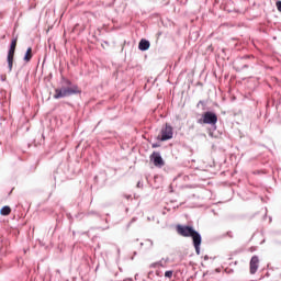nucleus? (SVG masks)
<instances>
[{
  "mask_svg": "<svg viewBox=\"0 0 281 281\" xmlns=\"http://www.w3.org/2000/svg\"><path fill=\"white\" fill-rule=\"evenodd\" d=\"M172 270H168L165 272V278H168L170 280V278H172Z\"/></svg>",
  "mask_w": 281,
  "mask_h": 281,
  "instance_id": "obj_14",
  "label": "nucleus"
},
{
  "mask_svg": "<svg viewBox=\"0 0 281 281\" xmlns=\"http://www.w3.org/2000/svg\"><path fill=\"white\" fill-rule=\"evenodd\" d=\"M157 267H159V265L156 261L149 266V269H157Z\"/></svg>",
  "mask_w": 281,
  "mask_h": 281,
  "instance_id": "obj_16",
  "label": "nucleus"
},
{
  "mask_svg": "<svg viewBox=\"0 0 281 281\" xmlns=\"http://www.w3.org/2000/svg\"><path fill=\"white\" fill-rule=\"evenodd\" d=\"M158 267L166 268V265H168V258H162L161 260L157 261Z\"/></svg>",
  "mask_w": 281,
  "mask_h": 281,
  "instance_id": "obj_11",
  "label": "nucleus"
},
{
  "mask_svg": "<svg viewBox=\"0 0 281 281\" xmlns=\"http://www.w3.org/2000/svg\"><path fill=\"white\" fill-rule=\"evenodd\" d=\"M0 214L2 216H10V214H12V209L10 206H3L1 210H0Z\"/></svg>",
  "mask_w": 281,
  "mask_h": 281,
  "instance_id": "obj_9",
  "label": "nucleus"
},
{
  "mask_svg": "<svg viewBox=\"0 0 281 281\" xmlns=\"http://www.w3.org/2000/svg\"><path fill=\"white\" fill-rule=\"evenodd\" d=\"M140 247H144V243H140Z\"/></svg>",
  "mask_w": 281,
  "mask_h": 281,
  "instance_id": "obj_22",
  "label": "nucleus"
},
{
  "mask_svg": "<svg viewBox=\"0 0 281 281\" xmlns=\"http://www.w3.org/2000/svg\"><path fill=\"white\" fill-rule=\"evenodd\" d=\"M244 67L247 68V67H249V66L245 65Z\"/></svg>",
  "mask_w": 281,
  "mask_h": 281,
  "instance_id": "obj_25",
  "label": "nucleus"
},
{
  "mask_svg": "<svg viewBox=\"0 0 281 281\" xmlns=\"http://www.w3.org/2000/svg\"><path fill=\"white\" fill-rule=\"evenodd\" d=\"M160 133H161L160 142H168V139H172L173 132L170 124L166 123L165 127H162Z\"/></svg>",
  "mask_w": 281,
  "mask_h": 281,
  "instance_id": "obj_5",
  "label": "nucleus"
},
{
  "mask_svg": "<svg viewBox=\"0 0 281 281\" xmlns=\"http://www.w3.org/2000/svg\"><path fill=\"white\" fill-rule=\"evenodd\" d=\"M277 10H279V12H281V1H277Z\"/></svg>",
  "mask_w": 281,
  "mask_h": 281,
  "instance_id": "obj_17",
  "label": "nucleus"
},
{
  "mask_svg": "<svg viewBox=\"0 0 281 281\" xmlns=\"http://www.w3.org/2000/svg\"><path fill=\"white\" fill-rule=\"evenodd\" d=\"M204 260H210V257L205 256V257H204Z\"/></svg>",
  "mask_w": 281,
  "mask_h": 281,
  "instance_id": "obj_20",
  "label": "nucleus"
},
{
  "mask_svg": "<svg viewBox=\"0 0 281 281\" xmlns=\"http://www.w3.org/2000/svg\"><path fill=\"white\" fill-rule=\"evenodd\" d=\"M78 93H81L80 89H78V86H72L71 87V94L76 95Z\"/></svg>",
  "mask_w": 281,
  "mask_h": 281,
  "instance_id": "obj_12",
  "label": "nucleus"
},
{
  "mask_svg": "<svg viewBox=\"0 0 281 281\" xmlns=\"http://www.w3.org/2000/svg\"><path fill=\"white\" fill-rule=\"evenodd\" d=\"M16 42H18L16 38L11 41L10 49L8 52L7 60H8L9 71H12V67L14 65V53L16 52Z\"/></svg>",
  "mask_w": 281,
  "mask_h": 281,
  "instance_id": "obj_4",
  "label": "nucleus"
},
{
  "mask_svg": "<svg viewBox=\"0 0 281 281\" xmlns=\"http://www.w3.org/2000/svg\"><path fill=\"white\" fill-rule=\"evenodd\" d=\"M125 199H131V195H126Z\"/></svg>",
  "mask_w": 281,
  "mask_h": 281,
  "instance_id": "obj_21",
  "label": "nucleus"
},
{
  "mask_svg": "<svg viewBox=\"0 0 281 281\" xmlns=\"http://www.w3.org/2000/svg\"><path fill=\"white\" fill-rule=\"evenodd\" d=\"M137 188H142V182H138V183H137Z\"/></svg>",
  "mask_w": 281,
  "mask_h": 281,
  "instance_id": "obj_19",
  "label": "nucleus"
},
{
  "mask_svg": "<svg viewBox=\"0 0 281 281\" xmlns=\"http://www.w3.org/2000/svg\"><path fill=\"white\" fill-rule=\"evenodd\" d=\"M147 278H148L149 280H153V279L155 278V272H154V271H149V272L147 273Z\"/></svg>",
  "mask_w": 281,
  "mask_h": 281,
  "instance_id": "obj_15",
  "label": "nucleus"
},
{
  "mask_svg": "<svg viewBox=\"0 0 281 281\" xmlns=\"http://www.w3.org/2000/svg\"><path fill=\"white\" fill-rule=\"evenodd\" d=\"M117 254H120V248H117Z\"/></svg>",
  "mask_w": 281,
  "mask_h": 281,
  "instance_id": "obj_24",
  "label": "nucleus"
},
{
  "mask_svg": "<svg viewBox=\"0 0 281 281\" xmlns=\"http://www.w3.org/2000/svg\"><path fill=\"white\" fill-rule=\"evenodd\" d=\"M159 144L158 143H154L153 145H151V148H159Z\"/></svg>",
  "mask_w": 281,
  "mask_h": 281,
  "instance_id": "obj_18",
  "label": "nucleus"
},
{
  "mask_svg": "<svg viewBox=\"0 0 281 281\" xmlns=\"http://www.w3.org/2000/svg\"><path fill=\"white\" fill-rule=\"evenodd\" d=\"M32 47H29L24 55V61L30 63V60H32Z\"/></svg>",
  "mask_w": 281,
  "mask_h": 281,
  "instance_id": "obj_10",
  "label": "nucleus"
},
{
  "mask_svg": "<svg viewBox=\"0 0 281 281\" xmlns=\"http://www.w3.org/2000/svg\"><path fill=\"white\" fill-rule=\"evenodd\" d=\"M138 49L140 52H148V49H150V42L146 38L140 40L138 43Z\"/></svg>",
  "mask_w": 281,
  "mask_h": 281,
  "instance_id": "obj_8",
  "label": "nucleus"
},
{
  "mask_svg": "<svg viewBox=\"0 0 281 281\" xmlns=\"http://www.w3.org/2000/svg\"><path fill=\"white\" fill-rule=\"evenodd\" d=\"M216 122H218V116L212 111L204 112L202 119L198 121L199 124H210L211 126H216Z\"/></svg>",
  "mask_w": 281,
  "mask_h": 281,
  "instance_id": "obj_3",
  "label": "nucleus"
},
{
  "mask_svg": "<svg viewBox=\"0 0 281 281\" xmlns=\"http://www.w3.org/2000/svg\"><path fill=\"white\" fill-rule=\"evenodd\" d=\"M199 104H203V101H200Z\"/></svg>",
  "mask_w": 281,
  "mask_h": 281,
  "instance_id": "obj_23",
  "label": "nucleus"
},
{
  "mask_svg": "<svg viewBox=\"0 0 281 281\" xmlns=\"http://www.w3.org/2000/svg\"><path fill=\"white\" fill-rule=\"evenodd\" d=\"M150 161H153V164H154V166H156V168H162V166L165 165L164 158L161 157V154L158 151H154L150 155Z\"/></svg>",
  "mask_w": 281,
  "mask_h": 281,
  "instance_id": "obj_6",
  "label": "nucleus"
},
{
  "mask_svg": "<svg viewBox=\"0 0 281 281\" xmlns=\"http://www.w3.org/2000/svg\"><path fill=\"white\" fill-rule=\"evenodd\" d=\"M250 276H256L257 271H258V267H260V258H258V256H252L250 259Z\"/></svg>",
  "mask_w": 281,
  "mask_h": 281,
  "instance_id": "obj_7",
  "label": "nucleus"
},
{
  "mask_svg": "<svg viewBox=\"0 0 281 281\" xmlns=\"http://www.w3.org/2000/svg\"><path fill=\"white\" fill-rule=\"evenodd\" d=\"M145 243H147V249H153L155 243L153 241V239H146Z\"/></svg>",
  "mask_w": 281,
  "mask_h": 281,
  "instance_id": "obj_13",
  "label": "nucleus"
},
{
  "mask_svg": "<svg viewBox=\"0 0 281 281\" xmlns=\"http://www.w3.org/2000/svg\"><path fill=\"white\" fill-rule=\"evenodd\" d=\"M68 95H71V83L64 81L60 88L55 89L54 98L60 100V98H68Z\"/></svg>",
  "mask_w": 281,
  "mask_h": 281,
  "instance_id": "obj_2",
  "label": "nucleus"
},
{
  "mask_svg": "<svg viewBox=\"0 0 281 281\" xmlns=\"http://www.w3.org/2000/svg\"><path fill=\"white\" fill-rule=\"evenodd\" d=\"M177 233L184 238H192L193 246L198 256L201 255V243H203V238L201 237V233L196 232L194 227L188 225H178Z\"/></svg>",
  "mask_w": 281,
  "mask_h": 281,
  "instance_id": "obj_1",
  "label": "nucleus"
}]
</instances>
